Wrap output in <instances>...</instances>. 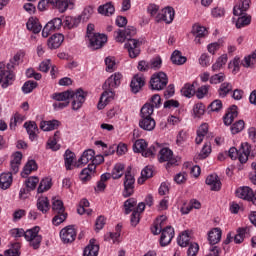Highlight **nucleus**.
<instances>
[{
  "label": "nucleus",
  "mask_w": 256,
  "mask_h": 256,
  "mask_svg": "<svg viewBox=\"0 0 256 256\" xmlns=\"http://www.w3.org/2000/svg\"><path fill=\"white\" fill-rule=\"evenodd\" d=\"M123 79V74L116 72L112 74L103 84L104 92L100 97V101L98 103V109H105L107 103L111 101V98L115 93L113 89H117L119 85H121V80Z\"/></svg>",
  "instance_id": "nucleus-1"
},
{
  "label": "nucleus",
  "mask_w": 256,
  "mask_h": 256,
  "mask_svg": "<svg viewBox=\"0 0 256 256\" xmlns=\"http://www.w3.org/2000/svg\"><path fill=\"white\" fill-rule=\"evenodd\" d=\"M19 61H21V54L14 55L6 66L0 63V83H2L3 89H7L9 85H13V81L15 80L13 69L19 65Z\"/></svg>",
  "instance_id": "nucleus-2"
},
{
  "label": "nucleus",
  "mask_w": 256,
  "mask_h": 256,
  "mask_svg": "<svg viewBox=\"0 0 256 256\" xmlns=\"http://www.w3.org/2000/svg\"><path fill=\"white\" fill-rule=\"evenodd\" d=\"M39 231V226H35L26 232L21 228H14L10 233L12 237L15 238L25 237L26 241H29L30 247H33V249H39L41 247V242L43 241V237L39 235Z\"/></svg>",
  "instance_id": "nucleus-3"
},
{
  "label": "nucleus",
  "mask_w": 256,
  "mask_h": 256,
  "mask_svg": "<svg viewBox=\"0 0 256 256\" xmlns=\"http://www.w3.org/2000/svg\"><path fill=\"white\" fill-rule=\"evenodd\" d=\"M134 153H141L143 157H155L159 146H151L147 149V142L144 139L136 140L133 145Z\"/></svg>",
  "instance_id": "nucleus-4"
},
{
  "label": "nucleus",
  "mask_w": 256,
  "mask_h": 256,
  "mask_svg": "<svg viewBox=\"0 0 256 256\" xmlns=\"http://www.w3.org/2000/svg\"><path fill=\"white\" fill-rule=\"evenodd\" d=\"M167 83H169L167 74L164 72H158L151 77L150 87L154 91H163V89L167 87Z\"/></svg>",
  "instance_id": "nucleus-5"
},
{
  "label": "nucleus",
  "mask_w": 256,
  "mask_h": 256,
  "mask_svg": "<svg viewBox=\"0 0 256 256\" xmlns=\"http://www.w3.org/2000/svg\"><path fill=\"white\" fill-rule=\"evenodd\" d=\"M141 45H143V41L138 39H128L125 42L124 48L127 49L128 55L131 59H136L141 54Z\"/></svg>",
  "instance_id": "nucleus-6"
},
{
  "label": "nucleus",
  "mask_w": 256,
  "mask_h": 256,
  "mask_svg": "<svg viewBox=\"0 0 256 256\" xmlns=\"http://www.w3.org/2000/svg\"><path fill=\"white\" fill-rule=\"evenodd\" d=\"M86 97L87 92L83 91L81 88L77 89L75 92L71 91L70 99H72V110L79 111V109L83 107Z\"/></svg>",
  "instance_id": "nucleus-7"
},
{
  "label": "nucleus",
  "mask_w": 256,
  "mask_h": 256,
  "mask_svg": "<svg viewBox=\"0 0 256 256\" xmlns=\"http://www.w3.org/2000/svg\"><path fill=\"white\" fill-rule=\"evenodd\" d=\"M135 193V176L132 175L131 170H127L124 178L123 197H131Z\"/></svg>",
  "instance_id": "nucleus-8"
},
{
  "label": "nucleus",
  "mask_w": 256,
  "mask_h": 256,
  "mask_svg": "<svg viewBox=\"0 0 256 256\" xmlns=\"http://www.w3.org/2000/svg\"><path fill=\"white\" fill-rule=\"evenodd\" d=\"M137 35V30L133 26H128L125 30H117L115 32V41L117 43H125V41H129V39H133L131 37H135Z\"/></svg>",
  "instance_id": "nucleus-9"
},
{
  "label": "nucleus",
  "mask_w": 256,
  "mask_h": 256,
  "mask_svg": "<svg viewBox=\"0 0 256 256\" xmlns=\"http://www.w3.org/2000/svg\"><path fill=\"white\" fill-rule=\"evenodd\" d=\"M63 25V20L59 17L50 20L42 30V37H49L51 33H55V31H59Z\"/></svg>",
  "instance_id": "nucleus-10"
},
{
  "label": "nucleus",
  "mask_w": 256,
  "mask_h": 256,
  "mask_svg": "<svg viewBox=\"0 0 256 256\" xmlns=\"http://www.w3.org/2000/svg\"><path fill=\"white\" fill-rule=\"evenodd\" d=\"M158 161L159 163L168 162L166 167H169L170 165H177V158L173 156V151L169 148L160 149Z\"/></svg>",
  "instance_id": "nucleus-11"
},
{
  "label": "nucleus",
  "mask_w": 256,
  "mask_h": 256,
  "mask_svg": "<svg viewBox=\"0 0 256 256\" xmlns=\"http://www.w3.org/2000/svg\"><path fill=\"white\" fill-rule=\"evenodd\" d=\"M88 40V47L92 49V51H97V49H101V47L107 43V36L105 34L96 33L93 36H90Z\"/></svg>",
  "instance_id": "nucleus-12"
},
{
  "label": "nucleus",
  "mask_w": 256,
  "mask_h": 256,
  "mask_svg": "<svg viewBox=\"0 0 256 256\" xmlns=\"http://www.w3.org/2000/svg\"><path fill=\"white\" fill-rule=\"evenodd\" d=\"M173 19H175V10L172 7L164 8L155 16L156 23H161V21H165L167 25L173 23Z\"/></svg>",
  "instance_id": "nucleus-13"
},
{
  "label": "nucleus",
  "mask_w": 256,
  "mask_h": 256,
  "mask_svg": "<svg viewBox=\"0 0 256 256\" xmlns=\"http://www.w3.org/2000/svg\"><path fill=\"white\" fill-rule=\"evenodd\" d=\"M236 195L240 199L251 201L253 205H256V194H253V190L250 187H241L236 190Z\"/></svg>",
  "instance_id": "nucleus-14"
},
{
  "label": "nucleus",
  "mask_w": 256,
  "mask_h": 256,
  "mask_svg": "<svg viewBox=\"0 0 256 256\" xmlns=\"http://www.w3.org/2000/svg\"><path fill=\"white\" fill-rule=\"evenodd\" d=\"M77 237V231L73 226H67L60 231V238L64 243H73Z\"/></svg>",
  "instance_id": "nucleus-15"
},
{
  "label": "nucleus",
  "mask_w": 256,
  "mask_h": 256,
  "mask_svg": "<svg viewBox=\"0 0 256 256\" xmlns=\"http://www.w3.org/2000/svg\"><path fill=\"white\" fill-rule=\"evenodd\" d=\"M175 237V229L171 226H167L162 230V234L160 237V245L161 247H167L169 243L173 240Z\"/></svg>",
  "instance_id": "nucleus-16"
},
{
  "label": "nucleus",
  "mask_w": 256,
  "mask_h": 256,
  "mask_svg": "<svg viewBox=\"0 0 256 256\" xmlns=\"http://www.w3.org/2000/svg\"><path fill=\"white\" fill-rule=\"evenodd\" d=\"M132 93H139L143 87H145V76L142 74H136L130 83Z\"/></svg>",
  "instance_id": "nucleus-17"
},
{
  "label": "nucleus",
  "mask_w": 256,
  "mask_h": 256,
  "mask_svg": "<svg viewBox=\"0 0 256 256\" xmlns=\"http://www.w3.org/2000/svg\"><path fill=\"white\" fill-rule=\"evenodd\" d=\"M21 159H23V154L21 152H15L12 156V160L10 162V172L11 175H16L19 173V167H21Z\"/></svg>",
  "instance_id": "nucleus-18"
},
{
  "label": "nucleus",
  "mask_w": 256,
  "mask_h": 256,
  "mask_svg": "<svg viewBox=\"0 0 256 256\" xmlns=\"http://www.w3.org/2000/svg\"><path fill=\"white\" fill-rule=\"evenodd\" d=\"M249 155H251V144L244 142L238 150V160L240 163H245L249 161Z\"/></svg>",
  "instance_id": "nucleus-19"
},
{
  "label": "nucleus",
  "mask_w": 256,
  "mask_h": 256,
  "mask_svg": "<svg viewBox=\"0 0 256 256\" xmlns=\"http://www.w3.org/2000/svg\"><path fill=\"white\" fill-rule=\"evenodd\" d=\"M192 35H194V42L196 45H201V39L207 35V28L199 24H195L192 27Z\"/></svg>",
  "instance_id": "nucleus-20"
},
{
  "label": "nucleus",
  "mask_w": 256,
  "mask_h": 256,
  "mask_svg": "<svg viewBox=\"0 0 256 256\" xmlns=\"http://www.w3.org/2000/svg\"><path fill=\"white\" fill-rule=\"evenodd\" d=\"M206 185H209L211 191H221V179L217 174H211L206 178Z\"/></svg>",
  "instance_id": "nucleus-21"
},
{
  "label": "nucleus",
  "mask_w": 256,
  "mask_h": 256,
  "mask_svg": "<svg viewBox=\"0 0 256 256\" xmlns=\"http://www.w3.org/2000/svg\"><path fill=\"white\" fill-rule=\"evenodd\" d=\"M95 157V151L93 149L85 150L82 156L78 160V164H74L75 167H81V165H87L89 161H93Z\"/></svg>",
  "instance_id": "nucleus-22"
},
{
  "label": "nucleus",
  "mask_w": 256,
  "mask_h": 256,
  "mask_svg": "<svg viewBox=\"0 0 256 256\" xmlns=\"http://www.w3.org/2000/svg\"><path fill=\"white\" fill-rule=\"evenodd\" d=\"M63 41H65L63 34H54L48 39V47L49 49H59Z\"/></svg>",
  "instance_id": "nucleus-23"
},
{
  "label": "nucleus",
  "mask_w": 256,
  "mask_h": 256,
  "mask_svg": "<svg viewBox=\"0 0 256 256\" xmlns=\"http://www.w3.org/2000/svg\"><path fill=\"white\" fill-rule=\"evenodd\" d=\"M99 255V245L95 243V239H90L89 244L85 247L83 256Z\"/></svg>",
  "instance_id": "nucleus-24"
},
{
  "label": "nucleus",
  "mask_w": 256,
  "mask_h": 256,
  "mask_svg": "<svg viewBox=\"0 0 256 256\" xmlns=\"http://www.w3.org/2000/svg\"><path fill=\"white\" fill-rule=\"evenodd\" d=\"M155 119L153 118H141L139 120V127L144 131H153L155 129Z\"/></svg>",
  "instance_id": "nucleus-25"
},
{
  "label": "nucleus",
  "mask_w": 256,
  "mask_h": 256,
  "mask_svg": "<svg viewBox=\"0 0 256 256\" xmlns=\"http://www.w3.org/2000/svg\"><path fill=\"white\" fill-rule=\"evenodd\" d=\"M221 229L220 228H213L209 233H208V241L210 245H217L219 241H221Z\"/></svg>",
  "instance_id": "nucleus-26"
},
{
  "label": "nucleus",
  "mask_w": 256,
  "mask_h": 256,
  "mask_svg": "<svg viewBox=\"0 0 256 256\" xmlns=\"http://www.w3.org/2000/svg\"><path fill=\"white\" fill-rule=\"evenodd\" d=\"M24 127L29 135V139L35 141L37 139V131H39L37 124L35 122H26Z\"/></svg>",
  "instance_id": "nucleus-27"
},
{
  "label": "nucleus",
  "mask_w": 256,
  "mask_h": 256,
  "mask_svg": "<svg viewBox=\"0 0 256 256\" xmlns=\"http://www.w3.org/2000/svg\"><path fill=\"white\" fill-rule=\"evenodd\" d=\"M98 13L105 17H111V15L115 13V6H113V3L111 2H107L106 4L98 7Z\"/></svg>",
  "instance_id": "nucleus-28"
},
{
  "label": "nucleus",
  "mask_w": 256,
  "mask_h": 256,
  "mask_svg": "<svg viewBox=\"0 0 256 256\" xmlns=\"http://www.w3.org/2000/svg\"><path fill=\"white\" fill-rule=\"evenodd\" d=\"M26 27L28 31H32V33L35 34L41 33V29H43L41 23H39V20L37 18H30L26 23Z\"/></svg>",
  "instance_id": "nucleus-29"
},
{
  "label": "nucleus",
  "mask_w": 256,
  "mask_h": 256,
  "mask_svg": "<svg viewBox=\"0 0 256 256\" xmlns=\"http://www.w3.org/2000/svg\"><path fill=\"white\" fill-rule=\"evenodd\" d=\"M251 0H241L239 5L234 6L233 13L236 16L245 15V11L249 9Z\"/></svg>",
  "instance_id": "nucleus-30"
},
{
  "label": "nucleus",
  "mask_w": 256,
  "mask_h": 256,
  "mask_svg": "<svg viewBox=\"0 0 256 256\" xmlns=\"http://www.w3.org/2000/svg\"><path fill=\"white\" fill-rule=\"evenodd\" d=\"M36 207L38 211H41V213H47V211L51 209V204H49V198L45 196L39 197L37 200Z\"/></svg>",
  "instance_id": "nucleus-31"
},
{
  "label": "nucleus",
  "mask_w": 256,
  "mask_h": 256,
  "mask_svg": "<svg viewBox=\"0 0 256 256\" xmlns=\"http://www.w3.org/2000/svg\"><path fill=\"white\" fill-rule=\"evenodd\" d=\"M11 183H13V174L11 173H2L0 175V188L1 189H9L11 187Z\"/></svg>",
  "instance_id": "nucleus-32"
},
{
  "label": "nucleus",
  "mask_w": 256,
  "mask_h": 256,
  "mask_svg": "<svg viewBox=\"0 0 256 256\" xmlns=\"http://www.w3.org/2000/svg\"><path fill=\"white\" fill-rule=\"evenodd\" d=\"M95 175V165H88L87 168H84L80 173V179L84 183L90 181L91 177Z\"/></svg>",
  "instance_id": "nucleus-33"
},
{
  "label": "nucleus",
  "mask_w": 256,
  "mask_h": 256,
  "mask_svg": "<svg viewBox=\"0 0 256 256\" xmlns=\"http://www.w3.org/2000/svg\"><path fill=\"white\" fill-rule=\"evenodd\" d=\"M51 99L57 102H69V100L71 99V90L53 93L51 95Z\"/></svg>",
  "instance_id": "nucleus-34"
},
{
  "label": "nucleus",
  "mask_w": 256,
  "mask_h": 256,
  "mask_svg": "<svg viewBox=\"0 0 256 256\" xmlns=\"http://www.w3.org/2000/svg\"><path fill=\"white\" fill-rule=\"evenodd\" d=\"M237 115H238L237 106L236 105L231 106L228 113H226V115L224 116V124L227 126L231 125V123H233Z\"/></svg>",
  "instance_id": "nucleus-35"
},
{
  "label": "nucleus",
  "mask_w": 256,
  "mask_h": 256,
  "mask_svg": "<svg viewBox=\"0 0 256 256\" xmlns=\"http://www.w3.org/2000/svg\"><path fill=\"white\" fill-rule=\"evenodd\" d=\"M63 23L64 27H67V29H75V27H79V23H81V18H79V16H66Z\"/></svg>",
  "instance_id": "nucleus-36"
},
{
  "label": "nucleus",
  "mask_w": 256,
  "mask_h": 256,
  "mask_svg": "<svg viewBox=\"0 0 256 256\" xmlns=\"http://www.w3.org/2000/svg\"><path fill=\"white\" fill-rule=\"evenodd\" d=\"M154 111L155 108L153 107V105H151V103H146L142 106L140 110V116L141 118L153 119V117L151 116L153 115Z\"/></svg>",
  "instance_id": "nucleus-37"
},
{
  "label": "nucleus",
  "mask_w": 256,
  "mask_h": 256,
  "mask_svg": "<svg viewBox=\"0 0 256 256\" xmlns=\"http://www.w3.org/2000/svg\"><path fill=\"white\" fill-rule=\"evenodd\" d=\"M32 171H37V162H35V160H30L26 163L21 173V177L25 179L28 175H31Z\"/></svg>",
  "instance_id": "nucleus-38"
},
{
  "label": "nucleus",
  "mask_w": 256,
  "mask_h": 256,
  "mask_svg": "<svg viewBox=\"0 0 256 256\" xmlns=\"http://www.w3.org/2000/svg\"><path fill=\"white\" fill-rule=\"evenodd\" d=\"M209 132V125L202 124L197 130L196 144L201 145L206 134Z\"/></svg>",
  "instance_id": "nucleus-39"
},
{
  "label": "nucleus",
  "mask_w": 256,
  "mask_h": 256,
  "mask_svg": "<svg viewBox=\"0 0 256 256\" xmlns=\"http://www.w3.org/2000/svg\"><path fill=\"white\" fill-rule=\"evenodd\" d=\"M171 61L174 65H184L187 63V58L181 55V51L175 50L171 55Z\"/></svg>",
  "instance_id": "nucleus-40"
},
{
  "label": "nucleus",
  "mask_w": 256,
  "mask_h": 256,
  "mask_svg": "<svg viewBox=\"0 0 256 256\" xmlns=\"http://www.w3.org/2000/svg\"><path fill=\"white\" fill-rule=\"evenodd\" d=\"M227 54L221 55L216 62L212 65V71L215 73L217 71H221L223 69V66L227 64Z\"/></svg>",
  "instance_id": "nucleus-41"
},
{
  "label": "nucleus",
  "mask_w": 256,
  "mask_h": 256,
  "mask_svg": "<svg viewBox=\"0 0 256 256\" xmlns=\"http://www.w3.org/2000/svg\"><path fill=\"white\" fill-rule=\"evenodd\" d=\"M58 126H59L58 120L43 121L40 123V129H42V131H53L57 129Z\"/></svg>",
  "instance_id": "nucleus-42"
},
{
  "label": "nucleus",
  "mask_w": 256,
  "mask_h": 256,
  "mask_svg": "<svg viewBox=\"0 0 256 256\" xmlns=\"http://www.w3.org/2000/svg\"><path fill=\"white\" fill-rule=\"evenodd\" d=\"M233 91V86L229 82H224L220 85V88L218 89V95L219 97L225 98L229 93Z\"/></svg>",
  "instance_id": "nucleus-43"
},
{
  "label": "nucleus",
  "mask_w": 256,
  "mask_h": 256,
  "mask_svg": "<svg viewBox=\"0 0 256 256\" xmlns=\"http://www.w3.org/2000/svg\"><path fill=\"white\" fill-rule=\"evenodd\" d=\"M167 220V217L161 216L156 223H154L153 227L151 228V231L153 235H159L160 233H163V222Z\"/></svg>",
  "instance_id": "nucleus-44"
},
{
  "label": "nucleus",
  "mask_w": 256,
  "mask_h": 256,
  "mask_svg": "<svg viewBox=\"0 0 256 256\" xmlns=\"http://www.w3.org/2000/svg\"><path fill=\"white\" fill-rule=\"evenodd\" d=\"M123 173H125V165L121 163L116 164L111 172L112 179H121Z\"/></svg>",
  "instance_id": "nucleus-45"
},
{
  "label": "nucleus",
  "mask_w": 256,
  "mask_h": 256,
  "mask_svg": "<svg viewBox=\"0 0 256 256\" xmlns=\"http://www.w3.org/2000/svg\"><path fill=\"white\" fill-rule=\"evenodd\" d=\"M65 167L67 171H71V167L73 165V161H75V153L70 150H66L64 154Z\"/></svg>",
  "instance_id": "nucleus-46"
},
{
  "label": "nucleus",
  "mask_w": 256,
  "mask_h": 256,
  "mask_svg": "<svg viewBox=\"0 0 256 256\" xmlns=\"http://www.w3.org/2000/svg\"><path fill=\"white\" fill-rule=\"evenodd\" d=\"M150 177H153V169L149 166H146L141 171V177L138 179V183L143 184L145 181H147V179H150Z\"/></svg>",
  "instance_id": "nucleus-47"
},
{
  "label": "nucleus",
  "mask_w": 256,
  "mask_h": 256,
  "mask_svg": "<svg viewBox=\"0 0 256 256\" xmlns=\"http://www.w3.org/2000/svg\"><path fill=\"white\" fill-rule=\"evenodd\" d=\"M251 24V16L247 14H242L236 21L237 29H241L242 27H247V25Z\"/></svg>",
  "instance_id": "nucleus-48"
},
{
  "label": "nucleus",
  "mask_w": 256,
  "mask_h": 256,
  "mask_svg": "<svg viewBox=\"0 0 256 256\" xmlns=\"http://www.w3.org/2000/svg\"><path fill=\"white\" fill-rule=\"evenodd\" d=\"M21 249V244L19 242H16L12 244V247L5 251L4 256H21V252L19 251Z\"/></svg>",
  "instance_id": "nucleus-49"
},
{
  "label": "nucleus",
  "mask_w": 256,
  "mask_h": 256,
  "mask_svg": "<svg viewBox=\"0 0 256 256\" xmlns=\"http://www.w3.org/2000/svg\"><path fill=\"white\" fill-rule=\"evenodd\" d=\"M181 94L184 97H193V95H195V84H185L184 87L181 89Z\"/></svg>",
  "instance_id": "nucleus-50"
},
{
  "label": "nucleus",
  "mask_w": 256,
  "mask_h": 256,
  "mask_svg": "<svg viewBox=\"0 0 256 256\" xmlns=\"http://www.w3.org/2000/svg\"><path fill=\"white\" fill-rule=\"evenodd\" d=\"M135 207H137V200L135 198H130L124 202L126 215H129L131 211H135Z\"/></svg>",
  "instance_id": "nucleus-51"
},
{
  "label": "nucleus",
  "mask_w": 256,
  "mask_h": 256,
  "mask_svg": "<svg viewBox=\"0 0 256 256\" xmlns=\"http://www.w3.org/2000/svg\"><path fill=\"white\" fill-rule=\"evenodd\" d=\"M52 185L50 178L42 179L38 187V193H45V191H49Z\"/></svg>",
  "instance_id": "nucleus-52"
},
{
  "label": "nucleus",
  "mask_w": 256,
  "mask_h": 256,
  "mask_svg": "<svg viewBox=\"0 0 256 256\" xmlns=\"http://www.w3.org/2000/svg\"><path fill=\"white\" fill-rule=\"evenodd\" d=\"M52 209L54 213H65V206H63V201L53 198Z\"/></svg>",
  "instance_id": "nucleus-53"
},
{
  "label": "nucleus",
  "mask_w": 256,
  "mask_h": 256,
  "mask_svg": "<svg viewBox=\"0 0 256 256\" xmlns=\"http://www.w3.org/2000/svg\"><path fill=\"white\" fill-rule=\"evenodd\" d=\"M121 237V225L116 226V232L109 233V237L105 238V241H113V243H119V238Z\"/></svg>",
  "instance_id": "nucleus-54"
},
{
  "label": "nucleus",
  "mask_w": 256,
  "mask_h": 256,
  "mask_svg": "<svg viewBox=\"0 0 256 256\" xmlns=\"http://www.w3.org/2000/svg\"><path fill=\"white\" fill-rule=\"evenodd\" d=\"M189 241H191V239L189 237V232L184 231L178 238V245L180 247H187V245H189Z\"/></svg>",
  "instance_id": "nucleus-55"
},
{
  "label": "nucleus",
  "mask_w": 256,
  "mask_h": 256,
  "mask_svg": "<svg viewBox=\"0 0 256 256\" xmlns=\"http://www.w3.org/2000/svg\"><path fill=\"white\" fill-rule=\"evenodd\" d=\"M211 155V142H206L198 155L199 159H207Z\"/></svg>",
  "instance_id": "nucleus-56"
},
{
  "label": "nucleus",
  "mask_w": 256,
  "mask_h": 256,
  "mask_svg": "<svg viewBox=\"0 0 256 256\" xmlns=\"http://www.w3.org/2000/svg\"><path fill=\"white\" fill-rule=\"evenodd\" d=\"M243 129H245V121L239 120L232 125L231 132L233 135H237V133H241Z\"/></svg>",
  "instance_id": "nucleus-57"
},
{
  "label": "nucleus",
  "mask_w": 256,
  "mask_h": 256,
  "mask_svg": "<svg viewBox=\"0 0 256 256\" xmlns=\"http://www.w3.org/2000/svg\"><path fill=\"white\" fill-rule=\"evenodd\" d=\"M150 69H153L154 71H157L161 65H163V60L161 59V56H156L152 58L149 62Z\"/></svg>",
  "instance_id": "nucleus-58"
},
{
  "label": "nucleus",
  "mask_w": 256,
  "mask_h": 256,
  "mask_svg": "<svg viewBox=\"0 0 256 256\" xmlns=\"http://www.w3.org/2000/svg\"><path fill=\"white\" fill-rule=\"evenodd\" d=\"M37 88V82L35 81H27L24 83V85L22 86V91L23 93L27 94V93H31L33 91V89Z\"/></svg>",
  "instance_id": "nucleus-59"
},
{
  "label": "nucleus",
  "mask_w": 256,
  "mask_h": 256,
  "mask_svg": "<svg viewBox=\"0 0 256 256\" xmlns=\"http://www.w3.org/2000/svg\"><path fill=\"white\" fill-rule=\"evenodd\" d=\"M67 219V213L62 212V213H56V215L52 219L53 225L56 227L59 226L61 223H63Z\"/></svg>",
  "instance_id": "nucleus-60"
},
{
  "label": "nucleus",
  "mask_w": 256,
  "mask_h": 256,
  "mask_svg": "<svg viewBox=\"0 0 256 256\" xmlns=\"http://www.w3.org/2000/svg\"><path fill=\"white\" fill-rule=\"evenodd\" d=\"M255 59H256V50L242 60L243 67H251V65L255 63Z\"/></svg>",
  "instance_id": "nucleus-61"
},
{
  "label": "nucleus",
  "mask_w": 256,
  "mask_h": 256,
  "mask_svg": "<svg viewBox=\"0 0 256 256\" xmlns=\"http://www.w3.org/2000/svg\"><path fill=\"white\" fill-rule=\"evenodd\" d=\"M37 183H39V178L32 176L26 180L27 191H33L35 187H37Z\"/></svg>",
  "instance_id": "nucleus-62"
},
{
  "label": "nucleus",
  "mask_w": 256,
  "mask_h": 256,
  "mask_svg": "<svg viewBox=\"0 0 256 256\" xmlns=\"http://www.w3.org/2000/svg\"><path fill=\"white\" fill-rule=\"evenodd\" d=\"M193 113L195 117H201V115H205V105H203V103L194 105Z\"/></svg>",
  "instance_id": "nucleus-63"
},
{
  "label": "nucleus",
  "mask_w": 256,
  "mask_h": 256,
  "mask_svg": "<svg viewBox=\"0 0 256 256\" xmlns=\"http://www.w3.org/2000/svg\"><path fill=\"white\" fill-rule=\"evenodd\" d=\"M197 253H199V244L191 243L187 250V256H197Z\"/></svg>",
  "instance_id": "nucleus-64"
}]
</instances>
